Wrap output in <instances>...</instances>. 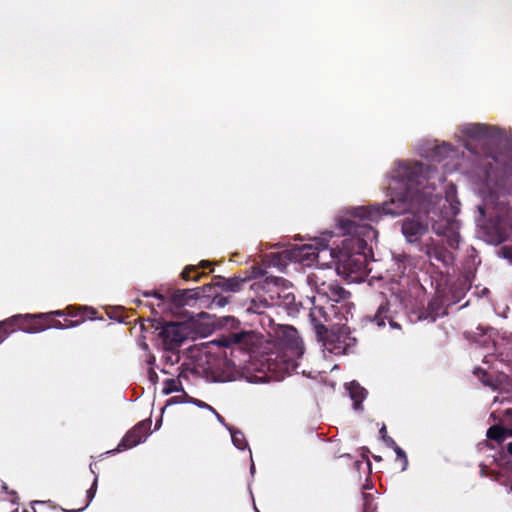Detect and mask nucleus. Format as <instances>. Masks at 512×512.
<instances>
[{
  "mask_svg": "<svg viewBox=\"0 0 512 512\" xmlns=\"http://www.w3.org/2000/svg\"><path fill=\"white\" fill-rule=\"evenodd\" d=\"M210 265H211V263L209 261H207V260H203L200 263V267H202V268H206V267H208Z\"/></svg>",
  "mask_w": 512,
  "mask_h": 512,
  "instance_id": "nucleus-32",
  "label": "nucleus"
},
{
  "mask_svg": "<svg viewBox=\"0 0 512 512\" xmlns=\"http://www.w3.org/2000/svg\"><path fill=\"white\" fill-rule=\"evenodd\" d=\"M213 413L216 415L217 420H218L219 422L223 423V418H222V417H221V416H220L216 411H215V412H213Z\"/></svg>",
  "mask_w": 512,
  "mask_h": 512,
  "instance_id": "nucleus-36",
  "label": "nucleus"
},
{
  "mask_svg": "<svg viewBox=\"0 0 512 512\" xmlns=\"http://www.w3.org/2000/svg\"><path fill=\"white\" fill-rule=\"evenodd\" d=\"M433 230L438 234V235H442L444 234V232L442 230H440L439 228H437L435 225H433Z\"/></svg>",
  "mask_w": 512,
  "mask_h": 512,
  "instance_id": "nucleus-34",
  "label": "nucleus"
},
{
  "mask_svg": "<svg viewBox=\"0 0 512 512\" xmlns=\"http://www.w3.org/2000/svg\"><path fill=\"white\" fill-rule=\"evenodd\" d=\"M368 509H369V506H368L367 503H365V510H364V512H368Z\"/></svg>",
  "mask_w": 512,
  "mask_h": 512,
  "instance_id": "nucleus-40",
  "label": "nucleus"
},
{
  "mask_svg": "<svg viewBox=\"0 0 512 512\" xmlns=\"http://www.w3.org/2000/svg\"><path fill=\"white\" fill-rule=\"evenodd\" d=\"M508 436H511V433L508 430L496 425L490 427L487 431V437L498 442L504 441Z\"/></svg>",
  "mask_w": 512,
  "mask_h": 512,
  "instance_id": "nucleus-17",
  "label": "nucleus"
},
{
  "mask_svg": "<svg viewBox=\"0 0 512 512\" xmlns=\"http://www.w3.org/2000/svg\"><path fill=\"white\" fill-rule=\"evenodd\" d=\"M386 447L392 448L396 454V469L404 471L407 468L408 460L405 452L396 445L395 441L386 436Z\"/></svg>",
  "mask_w": 512,
  "mask_h": 512,
  "instance_id": "nucleus-14",
  "label": "nucleus"
},
{
  "mask_svg": "<svg viewBox=\"0 0 512 512\" xmlns=\"http://www.w3.org/2000/svg\"><path fill=\"white\" fill-rule=\"evenodd\" d=\"M391 179L397 183L399 191L391 196L390 205L386 204V215H398L410 212L413 217L403 221L402 232L409 242H415L428 228L430 214H436L442 201L439 194L433 195L436 181L442 182L443 176L419 162H399L392 171Z\"/></svg>",
  "mask_w": 512,
  "mask_h": 512,
  "instance_id": "nucleus-1",
  "label": "nucleus"
},
{
  "mask_svg": "<svg viewBox=\"0 0 512 512\" xmlns=\"http://www.w3.org/2000/svg\"><path fill=\"white\" fill-rule=\"evenodd\" d=\"M323 271L314 272L308 276L307 282L315 289L316 295L310 298L312 307L309 316L321 335L324 323L338 317L340 309L347 306L345 301L349 293L334 282L326 283L322 276Z\"/></svg>",
  "mask_w": 512,
  "mask_h": 512,
  "instance_id": "nucleus-4",
  "label": "nucleus"
},
{
  "mask_svg": "<svg viewBox=\"0 0 512 512\" xmlns=\"http://www.w3.org/2000/svg\"><path fill=\"white\" fill-rule=\"evenodd\" d=\"M184 398H188V396L186 394H183L181 396H174V397L170 398L167 401L166 405L183 403L184 402Z\"/></svg>",
  "mask_w": 512,
  "mask_h": 512,
  "instance_id": "nucleus-23",
  "label": "nucleus"
},
{
  "mask_svg": "<svg viewBox=\"0 0 512 512\" xmlns=\"http://www.w3.org/2000/svg\"><path fill=\"white\" fill-rule=\"evenodd\" d=\"M78 324V322L70 321L68 324L63 325L60 321H56L52 326L57 329H64L69 327H74Z\"/></svg>",
  "mask_w": 512,
  "mask_h": 512,
  "instance_id": "nucleus-25",
  "label": "nucleus"
},
{
  "mask_svg": "<svg viewBox=\"0 0 512 512\" xmlns=\"http://www.w3.org/2000/svg\"><path fill=\"white\" fill-rule=\"evenodd\" d=\"M196 270V267L195 266H189V267H186L184 269V271L182 272V277L185 279V280H194V281H197L200 277V275H196V276H191L190 275V272Z\"/></svg>",
  "mask_w": 512,
  "mask_h": 512,
  "instance_id": "nucleus-21",
  "label": "nucleus"
},
{
  "mask_svg": "<svg viewBox=\"0 0 512 512\" xmlns=\"http://www.w3.org/2000/svg\"><path fill=\"white\" fill-rule=\"evenodd\" d=\"M321 341L325 356L348 354L356 345V338L351 335L350 328L346 325L333 326L324 337H321Z\"/></svg>",
  "mask_w": 512,
  "mask_h": 512,
  "instance_id": "nucleus-5",
  "label": "nucleus"
},
{
  "mask_svg": "<svg viewBox=\"0 0 512 512\" xmlns=\"http://www.w3.org/2000/svg\"><path fill=\"white\" fill-rule=\"evenodd\" d=\"M474 374L477 375V376H480V375H482L483 377L486 376V372L483 371L481 368H475L474 369Z\"/></svg>",
  "mask_w": 512,
  "mask_h": 512,
  "instance_id": "nucleus-30",
  "label": "nucleus"
},
{
  "mask_svg": "<svg viewBox=\"0 0 512 512\" xmlns=\"http://www.w3.org/2000/svg\"><path fill=\"white\" fill-rule=\"evenodd\" d=\"M482 382L485 384V385H489L490 382L488 380H485V379H482Z\"/></svg>",
  "mask_w": 512,
  "mask_h": 512,
  "instance_id": "nucleus-39",
  "label": "nucleus"
},
{
  "mask_svg": "<svg viewBox=\"0 0 512 512\" xmlns=\"http://www.w3.org/2000/svg\"><path fill=\"white\" fill-rule=\"evenodd\" d=\"M44 314L39 315H15L11 318H9L6 321H3L0 323V343L4 341L8 335L9 332L6 329V326H15L18 329L27 332V333H37L40 331L45 330L47 327L37 322L35 319L37 317H43Z\"/></svg>",
  "mask_w": 512,
  "mask_h": 512,
  "instance_id": "nucleus-7",
  "label": "nucleus"
},
{
  "mask_svg": "<svg viewBox=\"0 0 512 512\" xmlns=\"http://www.w3.org/2000/svg\"><path fill=\"white\" fill-rule=\"evenodd\" d=\"M462 132L470 139L485 142L494 140L497 135L496 129L480 123L465 124L462 126Z\"/></svg>",
  "mask_w": 512,
  "mask_h": 512,
  "instance_id": "nucleus-11",
  "label": "nucleus"
},
{
  "mask_svg": "<svg viewBox=\"0 0 512 512\" xmlns=\"http://www.w3.org/2000/svg\"><path fill=\"white\" fill-rule=\"evenodd\" d=\"M189 402L194 403L195 405H197L200 408H205V409L210 410L211 412H215V409L213 407H211L210 405H208L207 403H205L201 400L190 399Z\"/></svg>",
  "mask_w": 512,
  "mask_h": 512,
  "instance_id": "nucleus-24",
  "label": "nucleus"
},
{
  "mask_svg": "<svg viewBox=\"0 0 512 512\" xmlns=\"http://www.w3.org/2000/svg\"><path fill=\"white\" fill-rule=\"evenodd\" d=\"M507 451L512 456V441L507 444Z\"/></svg>",
  "mask_w": 512,
  "mask_h": 512,
  "instance_id": "nucleus-35",
  "label": "nucleus"
},
{
  "mask_svg": "<svg viewBox=\"0 0 512 512\" xmlns=\"http://www.w3.org/2000/svg\"><path fill=\"white\" fill-rule=\"evenodd\" d=\"M96 488H97V477H95V479H94V481H93L92 486H91V487H90V489L87 491L88 503H89L90 501H92V499L94 498L95 493H96Z\"/></svg>",
  "mask_w": 512,
  "mask_h": 512,
  "instance_id": "nucleus-22",
  "label": "nucleus"
},
{
  "mask_svg": "<svg viewBox=\"0 0 512 512\" xmlns=\"http://www.w3.org/2000/svg\"><path fill=\"white\" fill-rule=\"evenodd\" d=\"M241 337H242V335H241V334H233V335L231 336L230 341H227V342L225 343V345H229L230 343H239V342L241 341Z\"/></svg>",
  "mask_w": 512,
  "mask_h": 512,
  "instance_id": "nucleus-27",
  "label": "nucleus"
},
{
  "mask_svg": "<svg viewBox=\"0 0 512 512\" xmlns=\"http://www.w3.org/2000/svg\"><path fill=\"white\" fill-rule=\"evenodd\" d=\"M312 244L297 246L292 250V258L305 266H311L314 262L319 263L324 254L334 258V250L329 249L325 239H314Z\"/></svg>",
  "mask_w": 512,
  "mask_h": 512,
  "instance_id": "nucleus-6",
  "label": "nucleus"
},
{
  "mask_svg": "<svg viewBox=\"0 0 512 512\" xmlns=\"http://www.w3.org/2000/svg\"><path fill=\"white\" fill-rule=\"evenodd\" d=\"M379 433L381 434V436L384 438V426H382L380 429H379Z\"/></svg>",
  "mask_w": 512,
  "mask_h": 512,
  "instance_id": "nucleus-38",
  "label": "nucleus"
},
{
  "mask_svg": "<svg viewBox=\"0 0 512 512\" xmlns=\"http://www.w3.org/2000/svg\"><path fill=\"white\" fill-rule=\"evenodd\" d=\"M144 295H145L146 297H148V296H152V295H153L154 297H156V298H158V299H163V297H162L160 294H158L157 292H153V293L146 292Z\"/></svg>",
  "mask_w": 512,
  "mask_h": 512,
  "instance_id": "nucleus-31",
  "label": "nucleus"
},
{
  "mask_svg": "<svg viewBox=\"0 0 512 512\" xmlns=\"http://www.w3.org/2000/svg\"><path fill=\"white\" fill-rule=\"evenodd\" d=\"M382 310H383V305H380L377 310V313L374 315V317L373 318L367 317V319L370 322H375L378 326H381L384 323V318L382 317Z\"/></svg>",
  "mask_w": 512,
  "mask_h": 512,
  "instance_id": "nucleus-20",
  "label": "nucleus"
},
{
  "mask_svg": "<svg viewBox=\"0 0 512 512\" xmlns=\"http://www.w3.org/2000/svg\"><path fill=\"white\" fill-rule=\"evenodd\" d=\"M507 414L511 416L512 418V409L511 410H507Z\"/></svg>",
  "mask_w": 512,
  "mask_h": 512,
  "instance_id": "nucleus-41",
  "label": "nucleus"
},
{
  "mask_svg": "<svg viewBox=\"0 0 512 512\" xmlns=\"http://www.w3.org/2000/svg\"><path fill=\"white\" fill-rule=\"evenodd\" d=\"M150 425L147 422H140L133 429H131L122 439L117 447V451H123L145 441L149 434Z\"/></svg>",
  "mask_w": 512,
  "mask_h": 512,
  "instance_id": "nucleus-10",
  "label": "nucleus"
},
{
  "mask_svg": "<svg viewBox=\"0 0 512 512\" xmlns=\"http://www.w3.org/2000/svg\"><path fill=\"white\" fill-rule=\"evenodd\" d=\"M381 282H382V278L381 277H378V278H375L374 276H372L370 279H369V285L371 286H374L375 283H378L379 286H381Z\"/></svg>",
  "mask_w": 512,
  "mask_h": 512,
  "instance_id": "nucleus-28",
  "label": "nucleus"
},
{
  "mask_svg": "<svg viewBox=\"0 0 512 512\" xmlns=\"http://www.w3.org/2000/svg\"><path fill=\"white\" fill-rule=\"evenodd\" d=\"M445 201L450 203L452 214L456 215L459 212L460 202L455 199L456 187L453 184H449L445 189Z\"/></svg>",
  "mask_w": 512,
  "mask_h": 512,
  "instance_id": "nucleus-16",
  "label": "nucleus"
},
{
  "mask_svg": "<svg viewBox=\"0 0 512 512\" xmlns=\"http://www.w3.org/2000/svg\"><path fill=\"white\" fill-rule=\"evenodd\" d=\"M426 254L432 260H437L445 266H449L453 262V255L447 249L439 245H429L426 249Z\"/></svg>",
  "mask_w": 512,
  "mask_h": 512,
  "instance_id": "nucleus-13",
  "label": "nucleus"
},
{
  "mask_svg": "<svg viewBox=\"0 0 512 512\" xmlns=\"http://www.w3.org/2000/svg\"><path fill=\"white\" fill-rule=\"evenodd\" d=\"M229 430L231 433L232 442L235 445V447L241 450L245 449L247 447V442L244 434L241 431L234 430L232 428H229Z\"/></svg>",
  "mask_w": 512,
  "mask_h": 512,
  "instance_id": "nucleus-19",
  "label": "nucleus"
},
{
  "mask_svg": "<svg viewBox=\"0 0 512 512\" xmlns=\"http://www.w3.org/2000/svg\"><path fill=\"white\" fill-rule=\"evenodd\" d=\"M182 390V384L179 379H167L163 382V393L169 395Z\"/></svg>",
  "mask_w": 512,
  "mask_h": 512,
  "instance_id": "nucleus-18",
  "label": "nucleus"
},
{
  "mask_svg": "<svg viewBox=\"0 0 512 512\" xmlns=\"http://www.w3.org/2000/svg\"><path fill=\"white\" fill-rule=\"evenodd\" d=\"M459 242V235L457 233H452L451 236H449L448 243L451 247H456Z\"/></svg>",
  "mask_w": 512,
  "mask_h": 512,
  "instance_id": "nucleus-26",
  "label": "nucleus"
},
{
  "mask_svg": "<svg viewBox=\"0 0 512 512\" xmlns=\"http://www.w3.org/2000/svg\"><path fill=\"white\" fill-rule=\"evenodd\" d=\"M167 349L179 346L188 336V327L184 323H165L159 333Z\"/></svg>",
  "mask_w": 512,
  "mask_h": 512,
  "instance_id": "nucleus-9",
  "label": "nucleus"
},
{
  "mask_svg": "<svg viewBox=\"0 0 512 512\" xmlns=\"http://www.w3.org/2000/svg\"><path fill=\"white\" fill-rule=\"evenodd\" d=\"M352 212H353V217H354V218L362 217L363 209H362V208H354V209L352 210Z\"/></svg>",
  "mask_w": 512,
  "mask_h": 512,
  "instance_id": "nucleus-29",
  "label": "nucleus"
},
{
  "mask_svg": "<svg viewBox=\"0 0 512 512\" xmlns=\"http://www.w3.org/2000/svg\"><path fill=\"white\" fill-rule=\"evenodd\" d=\"M351 399L354 401V408L359 409L362 400L366 397V391L358 383L351 382L346 386Z\"/></svg>",
  "mask_w": 512,
  "mask_h": 512,
  "instance_id": "nucleus-15",
  "label": "nucleus"
},
{
  "mask_svg": "<svg viewBox=\"0 0 512 512\" xmlns=\"http://www.w3.org/2000/svg\"><path fill=\"white\" fill-rule=\"evenodd\" d=\"M505 256L509 258L512 262V248L506 251Z\"/></svg>",
  "mask_w": 512,
  "mask_h": 512,
  "instance_id": "nucleus-33",
  "label": "nucleus"
},
{
  "mask_svg": "<svg viewBox=\"0 0 512 512\" xmlns=\"http://www.w3.org/2000/svg\"><path fill=\"white\" fill-rule=\"evenodd\" d=\"M339 229L343 234L351 236L343 240L340 251H334L333 259H337V270L346 274L351 281L359 280L371 271V268L368 269L366 249L368 242L377 237V232L371 226L358 224L356 220L351 219H340Z\"/></svg>",
  "mask_w": 512,
  "mask_h": 512,
  "instance_id": "nucleus-3",
  "label": "nucleus"
},
{
  "mask_svg": "<svg viewBox=\"0 0 512 512\" xmlns=\"http://www.w3.org/2000/svg\"><path fill=\"white\" fill-rule=\"evenodd\" d=\"M302 355L303 346L297 330L292 326H280L269 350L257 363L252 364L253 369L259 373L255 375L256 380L265 382L283 379L295 371Z\"/></svg>",
  "mask_w": 512,
  "mask_h": 512,
  "instance_id": "nucleus-2",
  "label": "nucleus"
},
{
  "mask_svg": "<svg viewBox=\"0 0 512 512\" xmlns=\"http://www.w3.org/2000/svg\"><path fill=\"white\" fill-rule=\"evenodd\" d=\"M254 469H255L254 464H252V466H251V472L252 473L254 472Z\"/></svg>",
  "mask_w": 512,
  "mask_h": 512,
  "instance_id": "nucleus-42",
  "label": "nucleus"
},
{
  "mask_svg": "<svg viewBox=\"0 0 512 512\" xmlns=\"http://www.w3.org/2000/svg\"><path fill=\"white\" fill-rule=\"evenodd\" d=\"M377 461H380L381 460V457H374Z\"/></svg>",
  "mask_w": 512,
  "mask_h": 512,
  "instance_id": "nucleus-43",
  "label": "nucleus"
},
{
  "mask_svg": "<svg viewBox=\"0 0 512 512\" xmlns=\"http://www.w3.org/2000/svg\"><path fill=\"white\" fill-rule=\"evenodd\" d=\"M418 152L425 158L432 159L434 161H441L444 158L454 153L452 147L443 143L442 145H434L433 143H427V147H418Z\"/></svg>",
  "mask_w": 512,
  "mask_h": 512,
  "instance_id": "nucleus-12",
  "label": "nucleus"
},
{
  "mask_svg": "<svg viewBox=\"0 0 512 512\" xmlns=\"http://www.w3.org/2000/svg\"><path fill=\"white\" fill-rule=\"evenodd\" d=\"M51 314H54V315H57V316H62L63 312L58 310V311L52 312Z\"/></svg>",
  "mask_w": 512,
  "mask_h": 512,
  "instance_id": "nucleus-37",
  "label": "nucleus"
},
{
  "mask_svg": "<svg viewBox=\"0 0 512 512\" xmlns=\"http://www.w3.org/2000/svg\"><path fill=\"white\" fill-rule=\"evenodd\" d=\"M492 158L495 162L496 167H491V170L487 171L485 187L481 190V195L487 204L499 200L500 197V189L498 187V184L493 183L492 185L493 176L496 175L498 166H501L504 170L512 169V163L505 160L503 158V155H496L493 156Z\"/></svg>",
  "mask_w": 512,
  "mask_h": 512,
  "instance_id": "nucleus-8",
  "label": "nucleus"
}]
</instances>
